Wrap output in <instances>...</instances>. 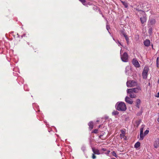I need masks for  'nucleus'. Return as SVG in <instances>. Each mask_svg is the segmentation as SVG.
<instances>
[{"label":"nucleus","instance_id":"obj_1","mask_svg":"<svg viewBox=\"0 0 159 159\" xmlns=\"http://www.w3.org/2000/svg\"><path fill=\"white\" fill-rule=\"evenodd\" d=\"M117 109L119 111H125L127 107L125 103L123 102H118L116 105Z\"/></svg>","mask_w":159,"mask_h":159},{"label":"nucleus","instance_id":"obj_2","mask_svg":"<svg viewBox=\"0 0 159 159\" xmlns=\"http://www.w3.org/2000/svg\"><path fill=\"white\" fill-rule=\"evenodd\" d=\"M137 82L134 80H129L126 82V85L128 87H132L137 85Z\"/></svg>","mask_w":159,"mask_h":159},{"label":"nucleus","instance_id":"obj_3","mask_svg":"<svg viewBox=\"0 0 159 159\" xmlns=\"http://www.w3.org/2000/svg\"><path fill=\"white\" fill-rule=\"evenodd\" d=\"M148 70V68L147 66H145L144 68L142 73V76L143 79H146L147 78Z\"/></svg>","mask_w":159,"mask_h":159},{"label":"nucleus","instance_id":"obj_4","mask_svg":"<svg viewBox=\"0 0 159 159\" xmlns=\"http://www.w3.org/2000/svg\"><path fill=\"white\" fill-rule=\"evenodd\" d=\"M121 58L122 61L124 62L128 61V55L127 53L124 52L122 55H121Z\"/></svg>","mask_w":159,"mask_h":159},{"label":"nucleus","instance_id":"obj_5","mask_svg":"<svg viewBox=\"0 0 159 159\" xmlns=\"http://www.w3.org/2000/svg\"><path fill=\"white\" fill-rule=\"evenodd\" d=\"M127 93L128 94L129 97L131 98H133L136 97V95L132 91L129 90V89H127Z\"/></svg>","mask_w":159,"mask_h":159},{"label":"nucleus","instance_id":"obj_6","mask_svg":"<svg viewBox=\"0 0 159 159\" xmlns=\"http://www.w3.org/2000/svg\"><path fill=\"white\" fill-rule=\"evenodd\" d=\"M156 23V20L153 18H150L148 22V25L149 27H152Z\"/></svg>","mask_w":159,"mask_h":159},{"label":"nucleus","instance_id":"obj_7","mask_svg":"<svg viewBox=\"0 0 159 159\" xmlns=\"http://www.w3.org/2000/svg\"><path fill=\"white\" fill-rule=\"evenodd\" d=\"M132 62L133 65L136 68L140 67V64L136 58H134L132 60Z\"/></svg>","mask_w":159,"mask_h":159},{"label":"nucleus","instance_id":"obj_8","mask_svg":"<svg viewBox=\"0 0 159 159\" xmlns=\"http://www.w3.org/2000/svg\"><path fill=\"white\" fill-rule=\"evenodd\" d=\"M141 90V88L140 87H138L137 88L129 89V90H131L135 93H137Z\"/></svg>","mask_w":159,"mask_h":159},{"label":"nucleus","instance_id":"obj_9","mask_svg":"<svg viewBox=\"0 0 159 159\" xmlns=\"http://www.w3.org/2000/svg\"><path fill=\"white\" fill-rule=\"evenodd\" d=\"M154 147L157 148L159 147V138H157L154 141L153 143Z\"/></svg>","mask_w":159,"mask_h":159},{"label":"nucleus","instance_id":"obj_10","mask_svg":"<svg viewBox=\"0 0 159 159\" xmlns=\"http://www.w3.org/2000/svg\"><path fill=\"white\" fill-rule=\"evenodd\" d=\"M131 67L130 66H127L125 69V73L126 75H129L131 71Z\"/></svg>","mask_w":159,"mask_h":159},{"label":"nucleus","instance_id":"obj_11","mask_svg":"<svg viewBox=\"0 0 159 159\" xmlns=\"http://www.w3.org/2000/svg\"><path fill=\"white\" fill-rule=\"evenodd\" d=\"M125 101L128 103L131 104L133 103V101L132 99H130L129 97L126 96L125 98Z\"/></svg>","mask_w":159,"mask_h":159},{"label":"nucleus","instance_id":"obj_12","mask_svg":"<svg viewBox=\"0 0 159 159\" xmlns=\"http://www.w3.org/2000/svg\"><path fill=\"white\" fill-rule=\"evenodd\" d=\"M125 132L123 130H121V133L120 134V136L121 139L123 138L124 140L126 139V138L125 136Z\"/></svg>","mask_w":159,"mask_h":159},{"label":"nucleus","instance_id":"obj_13","mask_svg":"<svg viewBox=\"0 0 159 159\" xmlns=\"http://www.w3.org/2000/svg\"><path fill=\"white\" fill-rule=\"evenodd\" d=\"M141 23L142 24H143L146 22L147 20V17L145 16H143L142 17H141L140 18Z\"/></svg>","mask_w":159,"mask_h":159},{"label":"nucleus","instance_id":"obj_14","mask_svg":"<svg viewBox=\"0 0 159 159\" xmlns=\"http://www.w3.org/2000/svg\"><path fill=\"white\" fill-rule=\"evenodd\" d=\"M144 44L146 47H148L150 44V41L148 39H146L144 42Z\"/></svg>","mask_w":159,"mask_h":159},{"label":"nucleus","instance_id":"obj_15","mask_svg":"<svg viewBox=\"0 0 159 159\" xmlns=\"http://www.w3.org/2000/svg\"><path fill=\"white\" fill-rule=\"evenodd\" d=\"M140 103L141 101L140 99H137L136 101V107L139 108V106L140 104Z\"/></svg>","mask_w":159,"mask_h":159},{"label":"nucleus","instance_id":"obj_16","mask_svg":"<svg viewBox=\"0 0 159 159\" xmlns=\"http://www.w3.org/2000/svg\"><path fill=\"white\" fill-rule=\"evenodd\" d=\"M92 150L93 153L99 155L102 154V153L100 152V151L98 149H95L92 148Z\"/></svg>","mask_w":159,"mask_h":159},{"label":"nucleus","instance_id":"obj_17","mask_svg":"<svg viewBox=\"0 0 159 159\" xmlns=\"http://www.w3.org/2000/svg\"><path fill=\"white\" fill-rule=\"evenodd\" d=\"M122 34L125 37L126 40V41L127 43L128 44L129 43V38H128V36H127V35H126L125 34L124 32H123V31L122 32Z\"/></svg>","mask_w":159,"mask_h":159},{"label":"nucleus","instance_id":"obj_18","mask_svg":"<svg viewBox=\"0 0 159 159\" xmlns=\"http://www.w3.org/2000/svg\"><path fill=\"white\" fill-rule=\"evenodd\" d=\"M134 9L136 10L137 11L139 12V13L141 14L142 15H143L145 14V13L144 11H143L141 9H139L138 8H134Z\"/></svg>","mask_w":159,"mask_h":159},{"label":"nucleus","instance_id":"obj_19","mask_svg":"<svg viewBox=\"0 0 159 159\" xmlns=\"http://www.w3.org/2000/svg\"><path fill=\"white\" fill-rule=\"evenodd\" d=\"M88 125L89 126V128L90 130H91L93 129V123L92 121L88 123Z\"/></svg>","mask_w":159,"mask_h":159},{"label":"nucleus","instance_id":"obj_20","mask_svg":"<svg viewBox=\"0 0 159 159\" xmlns=\"http://www.w3.org/2000/svg\"><path fill=\"white\" fill-rule=\"evenodd\" d=\"M145 135H144V134H143V133H140V140H142L143 139V138L145 136Z\"/></svg>","mask_w":159,"mask_h":159},{"label":"nucleus","instance_id":"obj_21","mask_svg":"<svg viewBox=\"0 0 159 159\" xmlns=\"http://www.w3.org/2000/svg\"><path fill=\"white\" fill-rule=\"evenodd\" d=\"M121 3H122V4L125 7V8H127L128 7V5L127 3V2H124L122 1H120Z\"/></svg>","mask_w":159,"mask_h":159},{"label":"nucleus","instance_id":"obj_22","mask_svg":"<svg viewBox=\"0 0 159 159\" xmlns=\"http://www.w3.org/2000/svg\"><path fill=\"white\" fill-rule=\"evenodd\" d=\"M140 143L139 142H137L134 145V147L136 148H138L140 146Z\"/></svg>","mask_w":159,"mask_h":159},{"label":"nucleus","instance_id":"obj_23","mask_svg":"<svg viewBox=\"0 0 159 159\" xmlns=\"http://www.w3.org/2000/svg\"><path fill=\"white\" fill-rule=\"evenodd\" d=\"M84 5H87L86 2L85 0H79Z\"/></svg>","mask_w":159,"mask_h":159},{"label":"nucleus","instance_id":"obj_24","mask_svg":"<svg viewBox=\"0 0 159 159\" xmlns=\"http://www.w3.org/2000/svg\"><path fill=\"white\" fill-rule=\"evenodd\" d=\"M148 33L150 35H151L152 33V27H149V28L148 30Z\"/></svg>","mask_w":159,"mask_h":159},{"label":"nucleus","instance_id":"obj_25","mask_svg":"<svg viewBox=\"0 0 159 159\" xmlns=\"http://www.w3.org/2000/svg\"><path fill=\"white\" fill-rule=\"evenodd\" d=\"M119 114V112L116 111H114L112 112V114L113 115H117Z\"/></svg>","mask_w":159,"mask_h":159},{"label":"nucleus","instance_id":"obj_26","mask_svg":"<svg viewBox=\"0 0 159 159\" xmlns=\"http://www.w3.org/2000/svg\"><path fill=\"white\" fill-rule=\"evenodd\" d=\"M144 128V126L143 125H142L140 129V133H143V130Z\"/></svg>","mask_w":159,"mask_h":159},{"label":"nucleus","instance_id":"obj_27","mask_svg":"<svg viewBox=\"0 0 159 159\" xmlns=\"http://www.w3.org/2000/svg\"><path fill=\"white\" fill-rule=\"evenodd\" d=\"M111 153L112 154V155L116 157H117V156L116 152L114 151H113L111 152Z\"/></svg>","mask_w":159,"mask_h":159},{"label":"nucleus","instance_id":"obj_28","mask_svg":"<svg viewBox=\"0 0 159 159\" xmlns=\"http://www.w3.org/2000/svg\"><path fill=\"white\" fill-rule=\"evenodd\" d=\"M106 28H107V30H108L109 33L111 34V33H110V32L109 30V29H110V26L109 25H107V26H106Z\"/></svg>","mask_w":159,"mask_h":159},{"label":"nucleus","instance_id":"obj_29","mask_svg":"<svg viewBox=\"0 0 159 159\" xmlns=\"http://www.w3.org/2000/svg\"><path fill=\"white\" fill-rule=\"evenodd\" d=\"M149 132V131L148 130H146L144 133V135H146Z\"/></svg>","mask_w":159,"mask_h":159},{"label":"nucleus","instance_id":"obj_30","mask_svg":"<svg viewBox=\"0 0 159 159\" xmlns=\"http://www.w3.org/2000/svg\"><path fill=\"white\" fill-rule=\"evenodd\" d=\"M117 42H118V44L119 46H122V45L121 44V43H120V42L119 41V40H117Z\"/></svg>","mask_w":159,"mask_h":159},{"label":"nucleus","instance_id":"obj_31","mask_svg":"<svg viewBox=\"0 0 159 159\" xmlns=\"http://www.w3.org/2000/svg\"><path fill=\"white\" fill-rule=\"evenodd\" d=\"M98 130L97 129H94L93 132L95 133H98Z\"/></svg>","mask_w":159,"mask_h":159},{"label":"nucleus","instance_id":"obj_32","mask_svg":"<svg viewBox=\"0 0 159 159\" xmlns=\"http://www.w3.org/2000/svg\"><path fill=\"white\" fill-rule=\"evenodd\" d=\"M26 34L25 33L23 35L21 36V38H22L23 37H25L26 36Z\"/></svg>","mask_w":159,"mask_h":159},{"label":"nucleus","instance_id":"obj_33","mask_svg":"<svg viewBox=\"0 0 159 159\" xmlns=\"http://www.w3.org/2000/svg\"><path fill=\"white\" fill-rule=\"evenodd\" d=\"M92 158H93V159H95L96 158V156L94 155V154H93V155H92Z\"/></svg>","mask_w":159,"mask_h":159},{"label":"nucleus","instance_id":"obj_34","mask_svg":"<svg viewBox=\"0 0 159 159\" xmlns=\"http://www.w3.org/2000/svg\"><path fill=\"white\" fill-rule=\"evenodd\" d=\"M101 151H107V150L105 148H102L101 149Z\"/></svg>","mask_w":159,"mask_h":159},{"label":"nucleus","instance_id":"obj_35","mask_svg":"<svg viewBox=\"0 0 159 159\" xmlns=\"http://www.w3.org/2000/svg\"><path fill=\"white\" fill-rule=\"evenodd\" d=\"M104 134L103 133L102 134H101L99 136V138H101L103 136V135Z\"/></svg>","mask_w":159,"mask_h":159},{"label":"nucleus","instance_id":"obj_36","mask_svg":"<svg viewBox=\"0 0 159 159\" xmlns=\"http://www.w3.org/2000/svg\"><path fill=\"white\" fill-rule=\"evenodd\" d=\"M110 151H108L107 153H106V154L107 155H108L109 154V153L110 152Z\"/></svg>","mask_w":159,"mask_h":159},{"label":"nucleus","instance_id":"obj_37","mask_svg":"<svg viewBox=\"0 0 159 159\" xmlns=\"http://www.w3.org/2000/svg\"><path fill=\"white\" fill-rule=\"evenodd\" d=\"M113 40H114V41H115V42H116V43L117 44H118V42H117V40L116 41L114 38H113Z\"/></svg>","mask_w":159,"mask_h":159},{"label":"nucleus","instance_id":"obj_38","mask_svg":"<svg viewBox=\"0 0 159 159\" xmlns=\"http://www.w3.org/2000/svg\"><path fill=\"white\" fill-rule=\"evenodd\" d=\"M158 57H157V63H158V62H159V61H158Z\"/></svg>","mask_w":159,"mask_h":159},{"label":"nucleus","instance_id":"obj_39","mask_svg":"<svg viewBox=\"0 0 159 159\" xmlns=\"http://www.w3.org/2000/svg\"><path fill=\"white\" fill-rule=\"evenodd\" d=\"M157 67H159V63H157Z\"/></svg>","mask_w":159,"mask_h":159},{"label":"nucleus","instance_id":"obj_40","mask_svg":"<svg viewBox=\"0 0 159 159\" xmlns=\"http://www.w3.org/2000/svg\"><path fill=\"white\" fill-rule=\"evenodd\" d=\"M157 97H159V92L157 93Z\"/></svg>","mask_w":159,"mask_h":159},{"label":"nucleus","instance_id":"obj_41","mask_svg":"<svg viewBox=\"0 0 159 159\" xmlns=\"http://www.w3.org/2000/svg\"><path fill=\"white\" fill-rule=\"evenodd\" d=\"M84 148H82V149L83 150V151H84Z\"/></svg>","mask_w":159,"mask_h":159},{"label":"nucleus","instance_id":"obj_42","mask_svg":"<svg viewBox=\"0 0 159 159\" xmlns=\"http://www.w3.org/2000/svg\"><path fill=\"white\" fill-rule=\"evenodd\" d=\"M101 125H99L98 126V128H100V127H101Z\"/></svg>","mask_w":159,"mask_h":159},{"label":"nucleus","instance_id":"obj_43","mask_svg":"<svg viewBox=\"0 0 159 159\" xmlns=\"http://www.w3.org/2000/svg\"><path fill=\"white\" fill-rule=\"evenodd\" d=\"M157 82L158 84H159V78Z\"/></svg>","mask_w":159,"mask_h":159},{"label":"nucleus","instance_id":"obj_44","mask_svg":"<svg viewBox=\"0 0 159 159\" xmlns=\"http://www.w3.org/2000/svg\"><path fill=\"white\" fill-rule=\"evenodd\" d=\"M121 49L120 51V54L121 53Z\"/></svg>","mask_w":159,"mask_h":159},{"label":"nucleus","instance_id":"obj_45","mask_svg":"<svg viewBox=\"0 0 159 159\" xmlns=\"http://www.w3.org/2000/svg\"><path fill=\"white\" fill-rule=\"evenodd\" d=\"M111 159H116L115 158H112Z\"/></svg>","mask_w":159,"mask_h":159},{"label":"nucleus","instance_id":"obj_46","mask_svg":"<svg viewBox=\"0 0 159 159\" xmlns=\"http://www.w3.org/2000/svg\"><path fill=\"white\" fill-rule=\"evenodd\" d=\"M17 35H18V37H19V35H18V34H17Z\"/></svg>","mask_w":159,"mask_h":159},{"label":"nucleus","instance_id":"obj_47","mask_svg":"<svg viewBox=\"0 0 159 159\" xmlns=\"http://www.w3.org/2000/svg\"><path fill=\"white\" fill-rule=\"evenodd\" d=\"M158 105H159V103H158Z\"/></svg>","mask_w":159,"mask_h":159}]
</instances>
